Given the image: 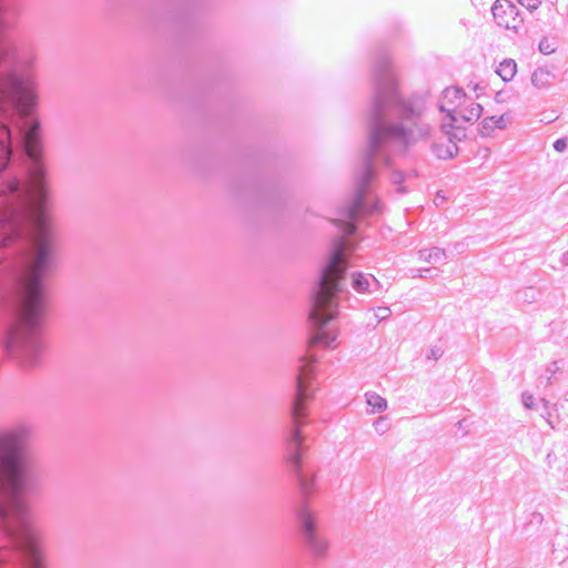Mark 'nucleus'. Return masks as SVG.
Wrapping results in <instances>:
<instances>
[{
    "label": "nucleus",
    "mask_w": 568,
    "mask_h": 568,
    "mask_svg": "<svg viewBox=\"0 0 568 568\" xmlns=\"http://www.w3.org/2000/svg\"><path fill=\"white\" fill-rule=\"evenodd\" d=\"M301 538L307 550L317 559H322L328 551L327 540L318 532L315 514L303 500L296 509Z\"/></svg>",
    "instance_id": "20e7f679"
},
{
    "label": "nucleus",
    "mask_w": 568,
    "mask_h": 568,
    "mask_svg": "<svg viewBox=\"0 0 568 568\" xmlns=\"http://www.w3.org/2000/svg\"><path fill=\"white\" fill-rule=\"evenodd\" d=\"M374 429L377 434L384 435L390 428L389 420L386 416H379L373 424Z\"/></svg>",
    "instance_id": "dca6fc26"
},
{
    "label": "nucleus",
    "mask_w": 568,
    "mask_h": 568,
    "mask_svg": "<svg viewBox=\"0 0 568 568\" xmlns=\"http://www.w3.org/2000/svg\"><path fill=\"white\" fill-rule=\"evenodd\" d=\"M496 72L505 82H508L517 72V63L513 59H505L499 63Z\"/></svg>",
    "instance_id": "2eb2a0df"
},
{
    "label": "nucleus",
    "mask_w": 568,
    "mask_h": 568,
    "mask_svg": "<svg viewBox=\"0 0 568 568\" xmlns=\"http://www.w3.org/2000/svg\"><path fill=\"white\" fill-rule=\"evenodd\" d=\"M556 460V455L554 453H548L546 456V462L550 466Z\"/></svg>",
    "instance_id": "a878e982"
},
{
    "label": "nucleus",
    "mask_w": 568,
    "mask_h": 568,
    "mask_svg": "<svg viewBox=\"0 0 568 568\" xmlns=\"http://www.w3.org/2000/svg\"><path fill=\"white\" fill-rule=\"evenodd\" d=\"M521 400H523V404L526 408H534L535 406V398L531 394L529 393H523L521 395Z\"/></svg>",
    "instance_id": "aec40b11"
},
{
    "label": "nucleus",
    "mask_w": 568,
    "mask_h": 568,
    "mask_svg": "<svg viewBox=\"0 0 568 568\" xmlns=\"http://www.w3.org/2000/svg\"><path fill=\"white\" fill-rule=\"evenodd\" d=\"M352 287L357 293H373L379 287L378 281L372 274L352 273Z\"/></svg>",
    "instance_id": "423d86ee"
},
{
    "label": "nucleus",
    "mask_w": 568,
    "mask_h": 568,
    "mask_svg": "<svg viewBox=\"0 0 568 568\" xmlns=\"http://www.w3.org/2000/svg\"><path fill=\"white\" fill-rule=\"evenodd\" d=\"M491 13L496 23L508 30L517 31L523 23L519 9L510 0H496Z\"/></svg>",
    "instance_id": "39448f33"
},
{
    "label": "nucleus",
    "mask_w": 568,
    "mask_h": 568,
    "mask_svg": "<svg viewBox=\"0 0 568 568\" xmlns=\"http://www.w3.org/2000/svg\"><path fill=\"white\" fill-rule=\"evenodd\" d=\"M526 296L527 298H531V300H535V291L534 288L529 287L528 291L526 292Z\"/></svg>",
    "instance_id": "c85d7f7f"
},
{
    "label": "nucleus",
    "mask_w": 568,
    "mask_h": 568,
    "mask_svg": "<svg viewBox=\"0 0 568 568\" xmlns=\"http://www.w3.org/2000/svg\"><path fill=\"white\" fill-rule=\"evenodd\" d=\"M0 568H16L14 561L9 557L0 558ZM23 568H30L29 564L23 562Z\"/></svg>",
    "instance_id": "6ab92c4d"
},
{
    "label": "nucleus",
    "mask_w": 568,
    "mask_h": 568,
    "mask_svg": "<svg viewBox=\"0 0 568 568\" xmlns=\"http://www.w3.org/2000/svg\"><path fill=\"white\" fill-rule=\"evenodd\" d=\"M519 3L530 12L535 11L541 4V0H518Z\"/></svg>",
    "instance_id": "a211bd4d"
},
{
    "label": "nucleus",
    "mask_w": 568,
    "mask_h": 568,
    "mask_svg": "<svg viewBox=\"0 0 568 568\" xmlns=\"http://www.w3.org/2000/svg\"><path fill=\"white\" fill-rule=\"evenodd\" d=\"M559 369L557 362H554L550 367L547 368V371L552 375Z\"/></svg>",
    "instance_id": "bb28decb"
},
{
    "label": "nucleus",
    "mask_w": 568,
    "mask_h": 568,
    "mask_svg": "<svg viewBox=\"0 0 568 568\" xmlns=\"http://www.w3.org/2000/svg\"><path fill=\"white\" fill-rule=\"evenodd\" d=\"M560 262L562 265L568 266V251L562 253V255L560 257Z\"/></svg>",
    "instance_id": "cd10ccee"
},
{
    "label": "nucleus",
    "mask_w": 568,
    "mask_h": 568,
    "mask_svg": "<svg viewBox=\"0 0 568 568\" xmlns=\"http://www.w3.org/2000/svg\"><path fill=\"white\" fill-rule=\"evenodd\" d=\"M548 416H550V415L548 414ZM546 420L551 426V428H555V426L552 425V422L550 420L549 417H546Z\"/></svg>",
    "instance_id": "473e14b6"
},
{
    "label": "nucleus",
    "mask_w": 568,
    "mask_h": 568,
    "mask_svg": "<svg viewBox=\"0 0 568 568\" xmlns=\"http://www.w3.org/2000/svg\"><path fill=\"white\" fill-rule=\"evenodd\" d=\"M541 403H542V405H544V407H545V408H548V406H549V400H547V399L542 398V399H541Z\"/></svg>",
    "instance_id": "2f4dec72"
},
{
    "label": "nucleus",
    "mask_w": 568,
    "mask_h": 568,
    "mask_svg": "<svg viewBox=\"0 0 568 568\" xmlns=\"http://www.w3.org/2000/svg\"><path fill=\"white\" fill-rule=\"evenodd\" d=\"M314 363L315 358L312 355L302 358L296 377L295 397L291 408L293 426L286 436L287 460L305 497L313 491L315 477L314 474L305 471L302 467L301 453L304 447V438L301 434V426L306 417L305 403L312 398L310 384L314 373Z\"/></svg>",
    "instance_id": "7ed1b4c3"
},
{
    "label": "nucleus",
    "mask_w": 568,
    "mask_h": 568,
    "mask_svg": "<svg viewBox=\"0 0 568 568\" xmlns=\"http://www.w3.org/2000/svg\"><path fill=\"white\" fill-rule=\"evenodd\" d=\"M452 111L457 118H459V123H474L480 118L483 106L479 103L471 102L465 108Z\"/></svg>",
    "instance_id": "9d476101"
},
{
    "label": "nucleus",
    "mask_w": 568,
    "mask_h": 568,
    "mask_svg": "<svg viewBox=\"0 0 568 568\" xmlns=\"http://www.w3.org/2000/svg\"><path fill=\"white\" fill-rule=\"evenodd\" d=\"M539 50L544 53V54H549L551 52H554V49L550 47V44L548 43L547 40H542L540 41L539 43Z\"/></svg>",
    "instance_id": "393cba45"
},
{
    "label": "nucleus",
    "mask_w": 568,
    "mask_h": 568,
    "mask_svg": "<svg viewBox=\"0 0 568 568\" xmlns=\"http://www.w3.org/2000/svg\"><path fill=\"white\" fill-rule=\"evenodd\" d=\"M373 95L368 110V146L355 179V192L338 216L332 220L342 232L334 241L327 263L312 293L310 322L313 327L311 343L334 347L338 332L333 321L338 315V296L344 291L345 272L354 245L349 239L356 232L362 216L381 213V203L369 185L378 164L388 166L390 158L404 155L409 148L432 138L433 128L425 121L426 95L402 97L395 67L389 52L379 49L372 70Z\"/></svg>",
    "instance_id": "f257e3e1"
},
{
    "label": "nucleus",
    "mask_w": 568,
    "mask_h": 568,
    "mask_svg": "<svg viewBox=\"0 0 568 568\" xmlns=\"http://www.w3.org/2000/svg\"><path fill=\"white\" fill-rule=\"evenodd\" d=\"M415 178H417L416 170H409L407 172L393 170L389 175L390 182L394 185H397L396 192L400 195L406 194L408 192L407 186L404 185V183H407Z\"/></svg>",
    "instance_id": "9b49d317"
},
{
    "label": "nucleus",
    "mask_w": 568,
    "mask_h": 568,
    "mask_svg": "<svg viewBox=\"0 0 568 568\" xmlns=\"http://www.w3.org/2000/svg\"><path fill=\"white\" fill-rule=\"evenodd\" d=\"M30 433L24 424L0 433V558L16 568H45L42 532L26 500L41 487V473L23 449Z\"/></svg>",
    "instance_id": "f03ea898"
},
{
    "label": "nucleus",
    "mask_w": 568,
    "mask_h": 568,
    "mask_svg": "<svg viewBox=\"0 0 568 568\" xmlns=\"http://www.w3.org/2000/svg\"><path fill=\"white\" fill-rule=\"evenodd\" d=\"M556 74L548 67H538L531 74V83L538 90H545L552 85Z\"/></svg>",
    "instance_id": "1a4fd4ad"
},
{
    "label": "nucleus",
    "mask_w": 568,
    "mask_h": 568,
    "mask_svg": "<svg viewBox=\"0 0 568 568\" xmlns=\"http://www.w3.org/2000/svg\"><path fill=\"white\" fill-rule=\"evenodd\" d=\"M561 408H564L568 415V399H565L561 404H560Z\"/></svg>",
    "instance_id": "c756f323"
},
{
    "label": "nucleus",
    "mask_w": 568,
    "mask_h": 568,
    "mask_svg": "<svg viewBox=\"0 0 568 568\" xmlns=\"http://www.w3.org/2000/svg\"><path fill=\"white\" fill-rule=\"evenodd\" d=\"M418 255L420 261L432 263V248L420 250Z\"/></svg>",
    "instance_id": "412c9836"
},
{
    "label": "nucleus",
    "mask_w": 568,
    "mask_h": 568,
    "mask_svg": "<svg viewBox=\"0 0 568 568\" xmlns=\"http://www.w3.org/2000/svg\"><path fill=\"white\" fill-rule=\"evenodd\" d=\"M446 260V252L439 247L432 248V263L444 262Z\"/></svg>",
    "instance_id": "f3484780"
},
{
    "label": "nucleus",
    "mask_w": 568,
    "mask_h": 568,
    "mask_svg": "<svg viewBox=\"0 0 568 568\" xmlns=\"http://www.w3.org/2000/svg\"><path fill=\"white\" fill-rule=\"evenodd\" d=\"M434 154L442 160L453 159L458 153L457 143L454 140L446 142H436L433 144Z\"/></svg>",
    "instance_id": "ddd939ff"
},
{
    "label": "nucleus",
    "mask_w": 568,
    "mask_h": 568,
    "mask_svg": "<svg viewBox=\"0 0 568 568\" xmlns=\"http://www.w3.org/2000/svg\"><path fill=\"white\" fill-rule=\"evenodd\" d=\"M419 276L420 277H425L426 275L423 274V272H427V273H430L432 272V268H424V270H419Z\"/></svg>",
    "instance_id": "7c9ffc66"
},
{
    "label": "nucleus",
    "mask_w": 568,
    "mask_h": 568,
    "mask_svg": "<svg viewBox=\"0 0 568 568\" xmlns=\"http://www.w3.org/2000/svg\"><path fill=\"white\" fill-rule=\"evenodd\" d=\"M547 383H548V384H550V383H551V376H549V377H548V382H547Z\"/></svg>",
    "instance_id": "72a5a7b5"
},
{
    "label": "nucleus",
    "mask_w": 568,
    "mask_h": 568,
    "mask_svg": "<svg viewBox=\"0 0 568 568\" xmlns=\"http://www.w3.org/2000/svg\"><path fill=\"white\" fill-rule=\"evenodd\" d=\"M567 140L566 139H557L554 142V149L558 152H564L567 149Z\"/></svg>",
    "instance_id": "4be33fe9"
},
{
    "label": "nucleus",
    "mask_w": 568,
    "mask_h": 568,
    "mask_svg": "<svg viewBox=\"0 0 568 568\" xmlns=\"http://www.w3.org/2000/svg\"><path fill=\"white\" fill-rule=\"evenodd\" d=\"M365 402L371 414L383 413L387 409V400L375 392H366Z\"/></svg>",
    "instance_id": "4468645a"
},
{
    "label": "nucleus",
    "mask_w": 568,
    "mask_h": 568,
    "mask_svg": "<svg viewBox=\"0 0 568 568\" xmlns=\"http://www.w3.org/2000/svg\"><path fill=\"white\" fill-rule=\"evenodd\" d=\"M465 98V93L457 87H449L443 91V102L438 105L442 112L448 114V110H456L450 106H458L462 100Z\"/></svg>",
    "instance_id": "6e6552de"
},
{
    "label": "nucleus",
    "mask_w": 568,
    "mask_h": 568,
    "mask_svg": "<svg viewBox=\"0 0 568 568\" xmlns=\"http://www.w3.org/2000/svg\"><path fill=\"white\" fill-rule=\"evenodd\" d=\"M443 131L446 134V140L457 143V141H462L465 136V130L459 123V118H457L452 110H448V122H444L442 124Z\"/></svg>",
    "instance_id": "0eeeda50"
},
{
    "label": "nucleus",
    "mask_w": 568,
    "mask_h": 568,
    "mask_svg": "<svg viewBox=\"0 0 568 568\" xmlns=\"http://www.w3.org/2000/svg\"><path fill=\"white\" fill-rule=\"evenodd\" d=\"M507 125L506 119L501 116H486L479 124L478 131L483 136H489L495 129H505Z\"/></svg>",
    "instance_id": "f8f14e48"
},
{
    "label": "nucleus",
    "mask_w": 568,
    "mask_h": 568,
    "mask_svg": "<svg viewBox=\"0 0 568 568\" xmlns=\"http://www.w3.org/2000/svg\"><path fill=\"white\" fill-rule=\"evenodd\" d=\"M443 355V351L440 349V347H433L429 349L428 354H427V358L428 359H438L439 357H442Z\"/></svg>",
    "instance_id": "b1692460"
},
{
    "label": "nucleus",
    "mask_w": 568,
    "mask_h": 568,
    "mask_svg": "<svg viewBox=\"0 0 568 568\" xmlns=\"http://www.w3.org/2000/svg\"><path fill=\"white\" fill-rule=\"evenodd\" d=\"M390 310L388 307H378L376 310L375 316L379 320H385L390 315Z\"/></svg>",
    "instance_id": "5701e85b"
}]
</instances>
